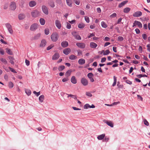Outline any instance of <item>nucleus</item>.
<instances>
[{
	"mask_svg": "<svg viewBox=\"0 0 150 150\" xmlns=\"http://www.w3.org/2000/svg\"><path fill=\"white\" fill-rule=\"evenodd\" d=\"M59 35L56 32L53 33L51 36V38L52 41L54 42H56L58 39Z\"/></svg>",
	"mask_w": 150,
	"mask_h": 150,
	"instance_id": "1",
	"label": "nucleus"
},
{
	"mask_svg": "<svg viewBox=\"0 0 150 150\" xmlns=\"http://www.w3.org/2000/svg\"><path fill=\"white\" fill-rule=\"evenodd\" d=\"M41 12L37 10H35L32 11L31 15L32 17L36 18L40 15Z\"/></svg>",
	"mask_w": 150,
	"mask_h": 150,
	"instance_id": "2",
	"label": "nucleus"
},
{
	"mask_svg": "<svg viewBox=\"0 0 150 150\" xmlns=\"http://www.w3.org/2000/svg\"><path fill=\"white\" fill-rule=\"evenodd\" d=\"M5 25L9 33L11 34H12L13 31L11 25L9 23H6Z\"/></svg>",
	"mask_w": 150,
	"mask_h": 150,
	"instance_id": "3",
	"label": "nucleus"
},
{
	"mask_svg": "<svg viewBox=\"0 0 150 150\" xmlns=\"http://www.w3.org/2000/svg\"><path fill=\"white\" fill-rule=\"evenodd\" d=\"M42 9L43 12L46 15L48 14V10L47 7L45 5H42Z\"/></svg>",
	"mask_w": 150,
	"mask_h": 150,
	"instance_id": "4",
	"label": "nucleus"
},
{
	"mask_svg": "<svg viewBox=\"0 0 150 150\" xmlns=\"http://www.w3.org/2000/svg\"><path fill=\"white\" fill-rule=\"evenodd\" d=\"M38 24L36 23H35L31 25L30 29L31 31H34L38 28Z\"/></svg>",
	"mask_w": 150,
	"mask_h": 150,
	"instance_id": "5",
	"label": "nucleus"
},
{
	"mask_svg": "<svg viewBox=\"0 0 150 150\" xmlns=\"http://www.w3.org/2000/svg\"><path fill=\"white\" fill-rule=\"evenodd\" d=\"M81 83L84 86L88 85V80L84 78H82L81 79Z\"/></svg>",
	"mask_w": 150,
	"mask_h": 150,
	"instance_id": "6",
	"label": "nucleus"
},
{
	"mask_svg": "<svg viewBox=\"0 0 150 150\" xmlns=\"http://www.w3.org/2000/svg\"><path fill=\"white\" fill-rule=\"evenodd\" d=\"M76 45L79 48L81 49H84L86 47L85 44L83 42H77L76 43Z\"/></svg>",
	"mask_w": 150,
	"mask_h": 150,
	"instance_id": "7",
	"label": "nucleus"
},
{
	"mask_svg": "<svg viewBox=\"0 0 150 150\" xmlns=\"http://www.w3.org/2000/svg\"><path fill=\"white\" fill-rule=\"evenodd\" d=\"M136 25H137L139 28H142V23L140 22L137 21H134V23H133V27H134Z\"/></svg>",
	"mask_w": 150,
	"mask_h": 150,
	"instance_id": "8",
	"label": "nucleus"
},
{
	"mask_svg": "<svg viewBox=\"0 0 150 150\" xmlns=\"http://www.w3.org/2000/svg\"><path fill=\"white\" fill-rule=\"evenodd\" d=\"M142 15V12L140 11H137L134 13L133 16L134 17H140Z\"/></svg>",
	"mask_w": 150,
	"mask_h": 150,
	"instance_id": "9",
	"label": "nucleus"
},
{
	"mask_svg": "<svg viewBox=\"0 0 150 150\" xmlns=\"http://www.w3.org/2000/svg\"><path fill=\"white\" fill-rule=\"evenodd\" d=\"M10 8L12 10H14L16 8V5L15 2H11L10 6Z\"/></svg>",
	"mask_w": 150,
	"mask_h": 150,
	"instance_id": "10",
	"label": "nucleus"
},
{
	"mask_svg": "<svg viewBox=\"0 0 150 150\" xmlns=\"http://www.w3.org/2000/svg\"><path fill=\"white\" fill-rule=\"evenodd\" d=\"M37 3L34 1H31L29 2V5L30 7H32L35 6L36 5Z\"/></svg>",
	"mask_w": 150,
	"mask_h": 150,
	"instance_id": "11",
	"label": "nucleus"
},
{
	"mask_svg": "<svg viewBox=\"0 0 150 150\" xmlns=\"http://www.w3.org/2000/svg\"><path fill=\"white\" fill-rule=\"evenodd\" d=\"M103 122H104L106 123L107 125L110 126V127H113V125L111 121H106V120H103Z\"/></svg>",
	"mask_w": 150,
	"mask_h": 150,
	"instance_id": "12",
	"label": "nucleus"
},
{
	"mask_svg": "<svg viewBox=\"0 0 150 150\" xmlns=\"http://www.w3.org/2000/svg\"><path fill=\"white\" fill-rule=\"evenodd\" d=\"M59 57V54L57 53H56L52 56V59L54 60H55L58 59Z\"/></svg>",
	"mask_w": 150,
	"mask_h": 150,
	"instance_id": "13",
	"label": "nucleus"
},
{
	"mask_svg": "<svg viewBox=\"0 0 150 150\" xmlns=\"http://www.w3.org/2000/svg\"><path fill=\"white\" fill-rule=\"evenodd\" d=\"M70 49L68 48L65 49L63 51L64 53L67 55L68 54L70 53Z\"/></svg>",
	"mask_w": 150,
	"mask_h": 150,
	"instance_id": "14",
	"label": "nucleus"
},
{
	"mask_svg": "<svg viewBox=\"0 0 150 150\" xmlns=\"http://www.w3.org/2000/svg\"><path fill=\"white\" fill-rule=\"evenodd\" d=\"M55 23L56 27L59 29H60L61 28V24L60 21L58 20H56L55 21Z\"/></svg>",
	"mask_w": 150,
	"mask_h": 150,
	"instance_id": "15",
	"label": "nucleus"
},
{
	"mask_svg": "<svg viewBox=\"0 0 150 150\" xmlns=\"http://www.w3.org/2000/svg\"><path fill=\"white\" fill-rule=\"evenodd\" d=\"M98 45L96 43L93 42H91L90 43V47L92 48H95Z\"/></svg>",
	"mask_w": 150,
	"mask_h": 150,
	"instance_id": "16",
	"label": "nucleus"
},
{
	"mask_svg": "<svg viewBox=\"0 0 150 150\" xmlns=\"http://www.w3.org/2000/svg\"><path fill=\"white\" fill-rule=\"evenodd\" d=\"M71 82L74 84L77 83V80L75 76H72L71 79Z\"/></svg>",
	"mask_w": 150,
	"mask_h": 150,
	"instance_id": "17",
	"label": "nucleus"
},
{
	"mask_svg": "<svg viewBox=\"0 0 150 150\" xmlns=\"http://www.w3.org/2000/svg\"><path fill=\"white\" fill-rule=\"evenodd\" d=\"M48 4L52 8H54L55 6L54 2L52 0L49 1L48 2Z\"/></svg>",
	"mask_w": 150,
	"mask_h": 150,
	"instance_id": "18",
	"label": "nucleus"
},
{
	"mask_svg": "<svg viewBox=\"0 0 150 150\" xmlns=\"http://www.w3.org/2000/svg\"><path fill=\"white\" fill-rule=\"evenodd\" d=\"M78 63L80 65H83L85 63V60L83 58L80 59L78 60Z\"/></svg>",
	"mask_w": 150,
	"mask_h": 150,
	"instance_id": "19",
	"label": "nucleus"
},
{
	"mask_svg": "<svg viewBox=\"0 0 150 150\" xmlns=\"http://www.w3.org/2000/svg\"><path fill=\"white\" fill-rule=\"evenodd\" d=\"M40 36V33L35 35L32 38L33 40H37L38 39Z\"/></svg>",
	"mask_w": 150,
	"mask_h": 150,
	"instance_id": "20",
	"label": "nucleus"
},
{
	"mask_svg": "<svg viewBox=\"0 0 150 150\" xmlns=\"http://www.w3.org/2000/svg\"><path fill=\"white\" fill-rule=\"evenodd\" d=\"M46 44V42L45 40H42L41 41L40 45V46L42 47H44Z\"/></svg>",
	"mask_w": 150,
	"mask_h": 150,
	"instance_id": "21",
	"label": "nucleus"
},
{
	"mask_svg": "<svg viewBox=\"0 0 150 150\" xmlns=\"http://www.w3.org/2000/svg\"><path fill=\"white\" fill-rule=\"evenodd\" d=\"M61 45L64 47H66L68 45V43L66 41H63L61 43Z\"/></svg>",
	"mask_w": 150,
	"mask_h": 150,
	"instance_id": "22",
	"label": "nucleus"
},
{
	"mask_svg": "<svg viewBox=\"0 0 150 150\" xmlns=\"http://www.w3.org/2000/svg\"><path fill=\"white\" fill-rule=\"evenodd\" d=\"M18 18L19 20H22L25 18V15L24 14H20L18 15Z\"/></svg>",
	"mask_w": 150,
	"mask_h": 150,
	"instance_id": "23",
	"label": "nucleus"
},
{
	"mask_svg": "<svg viewBox=\"0 0 150 150\" xmlns=\"http://www.w3.org/2000/svg\"><path fill=\"white\" fill-rule=\"evenodd\" d=\"M105 136V134H103L101 135H98L97 138L99 140H101L104 139Z\"/></svg>",
	"mask_w": 150,
	"mask_h": 150,
	"instance_id": "24",
	"label": "nucleus"
},
{
	"mask_svg": "<svg viewBox=\"0 0 150 150\" xmlns=\"http://www.w3.org/2000/svg\"><path fill=\"white\" fill-rule=\"evenodd\" d=\"M8 59L10 60V62L12 64H14V62L13 60H14V58L11 56H9L8 57Z\"/></svg>",
	"mask_w": 150,
	"mask_h": 150,
	"instance_id": "25",
	"label": "nucleus"
},
{
	"mask_svg": "<svg viewBox=\"0 0 150 150\" xmlns=\"http://www.w3.org/2000/svg\"><path fill=\"white\" fill-rule=\"evenodd\" d=\"M128 2L127 1H123L120 3L118 6V7L119 8H121L124 6L126 4H127Z\"/></svg>",
	"mask_w": 150,
	"mask_h": 150,
	"instance_id": "26",
	"label": "nucleus"
},
{
	"mask_svg": "<svg viewBox=\"0 0 150 150\" xmlns=\"http://www.w3.org/2000/svg\"><path fill=\"white\" fill-rule=\"evenodd\" d=\"M67 5L69 7H71L72 6V1L71 0H66Z\"/></svg>",
	"mask_w": 150,
	"mask_h": 150,
	"instance_id": "27",
	"label": "nucleus"
},
{
	"mask_svg": "<svg viewBox=\"0 0 150 150\" xmlns=\"http://www.w3.org/2000/svg\"><path fill=\"white\" fill-rule=\"evenodd\" d=\"M59 86L54 85V86L52 88V90L55 92H57L59 90Z\"/></svg>",
	"mask_w": 150,
	"mask_h": 150,
	"instance_id": "28",
	"label": "nucleus"
},
{
	"mask_svg": "<svg viewBox=\"0 0 150 150\" xmlns=\"http://www.w3.org/2000/svg\"><path fill=\"white\" fill-rule=\"evenodd\" d=\"M45 96L43 95L40 96L39 98V101L41 102L42 103L43 102L44 100Z\"/></svg>",
	"mask_w": 150,
	"mask_h": 150,
	"instance_id": "29",
	"label": "nucleus"
},
{
	"mask_svg": "<svg viewBox=\"0 0 150 150\" xmlns=\"http://www.w3.org/2000/svg\"><path fill=\"white\" fill-rule=\"evenodd\" d=\"M78 26L79 28L82 29L84 27L85 25L83 23H81L79 24Z\"/></svg>",
	"mask_w": 150,
	"mask_h": 150,
	"instance_id": "30",
	"label": "nucleus"
},
{
	"mask_svg": "<svg viewBox=\"0 0 150 150\" xmlns=\"http://www.w3.org/2000/svg\"><path fill=\"white\" fill-rule=\"evenodd\" d=\"M131 8L129 7L125 8L123 10V12L124 13H127L129 12L130 11Z\"/></svg>",
	"mask_w": 150,
	"mask_h": 150,
	"instance_id": "31",
	"label": "nucleus"
},
{
	"mask_svg": "<svg viewBox=\"0 0 150 150\" xmlns=\"http://www.w3.org/2000/svg\"><path fill=\"white\" fill-rule=\"evenodd\" d=\"M0 60L4 64H6L7 63L6 59L3 58H1Z\"/></svg>",
	"mask_w": 150,
	"mask_h": 150,
	"instance_id": "32",
	"label": "nucleus"
},
{
	"mask_svg": "<svg viewBox=\"0 0 150 150\" xmlns=\"http://www.w3.org/2000/svg\"><path fill=\"white\" fill-rule=\"evenodd\" d=\"M72 71L71 70H69L65 73V75L67 77L69 76L71 73Z\"/></svg>",
	"mask_w": 150,
	"mask_h": 150,
	"instance_id": "33",
	"label": "nucleus"
},
{
	"mask_svg": "<svg viewBox=\"0 0 150 150\" xmlns=\"http://www.w3.org/2000/svg\"><path fill=\"white\" fill-rule=\"evenodd\" d=\"M77 58V57L74 55H71L69 57V59L71 60H74Z\"/></svg>",
	"mask_w": 150,
	"mask_h": 150,
	"instance_id": "34",
	"label": "nucleus"
},
{
	"mask_svg": "<svg viewBox=\"0 0 150 150\" xmlns=\"http://www.w3.org/2000/svg\"><path fill=\"white\" fill-rule=\"evenodd\" d=\"M103 52V54L104 55H108L110 53L109 50H105V51H104L103 50L102 51V52L101 53H102Z\"/></svg>",
	"mask_w": 150,
	"mask_h": 150,
	"instance_id": "35",
	"label": "nucleus"
},
{
	"mask_svg": "<svg viewBox=\"0 0 150 150\" xmlns=\"http://www.w3.org/2000/svg\"><path fill=\"white\" fill-rule=\"evenodd\" d=\"M25 91L26 94L28 96L30 95L31 93V91L28 89H25Z\"/></svg>",
	"mask_w": 150,
	"mask_h": 150,
	"instance_id": "36",
	"label": "nucleus"
},
{
	"mask_svg": "<svg viewBox=\"0 0 150 150\" xmlns=\"http://www.w3.org/2000/svg\"><path fill=\"white\" fill-rule=\"evenodd\" d=\"M40 24L42 25H43L45 24V21L43 18H40Z\"/></svg>",
	"mask_w": 150,
	"mask_h": 150,
	"instance_id": "37",
	"label": "nucleus"
},
{
	"mask_svg": "<svg viewBox=\"0 0 150 150\" xmlns=\"http://www.w3.org/2000/svg\"><path fill=\"white\" fill-rule=\"evenodd\" d=\"M113 79L114 82L112 84L113 86H115L116 84L117 83V77H116L115 76H113Z\"/></svg>",
	"mask_w": 150,
	"mask_h": 150,
	"instance_id": "38",
	"label": "nucleus"
},
{
	"mask_svg": "<svg viewBox=\"0 0 150 150\" xmlns=\"http://www.w3.org/2000/svg\"><path fill=\"white\" fill-rule=\"evenodd\" d=\"M66 94L68 95V98H69V97H70L71 98H74V99H77V97L76 96L73 95L71 94H68L67 93H66Z\"/></svg>",
	"mask_w": 150,
	"mask_h": 150,
	"instance_id": "39",
	"label": "nucleus"
},
{
	"mask_svg": "<svg viewBox=\"0 0 150 150\" xmlns=\"http://www.w3.org/2000/svg\"><path fill=\"white\" fill-rule=\"evenodd\" d=\"M6 52L8 54L12 55V52L10 49L6 48Z\"/></svg>",
	"mask_w": 150,
	"mask_h": 150,
	"instance_id": "40",
	"label": "nucleus"
},
{
	"mask_svg": "<svg viewBox=\"0 0 150 150\" xmlns=\"http://www.w3.org/2000/svg\"><path fill=\"white\" fill-rule=\"evenodd\" d=\"M65 66L63 65L60 66L58 67V70L59 71H62L65 68Z\"/></svg>",
	"mask_w": 150,
	"mask_h": 150,
	"instance_id": "41",
	"label": "nucleus"
},
{
	"mask_svg": "<svg viewBox=\"0 0 150 150\" xmlns=\"http://www.w3.org/2000/svg\"><path fill=\"white\" fill-rule=\"evenodd\" d=\"M101 25L102 26L103 28H105L107 27V24L104 21H102L101 22Z\"/></svg>",
	"mask_w": 150,
	"mask_h": 150,
	"instance_id": "42",
	"label": "nucleus"
},
{
	"mask_svg": "<svg viewBox=\"0 0 150 150\" xmlns=\"http://www.w3.org/2000/svg\"><path fill=\"white\" fill-rule=\"evenodd\" d=\"M88 108H90V105L88 104H86L83 106V108L84 109H87Z\"/></svg>",
	"mask_w": 150,
	"mask_h": 150,
	"instance_id": "43",
	"label": "nucleus"
},
{
	"mask_svg": "<svg viewBox=\"0 0 150 150\" xmlns=\"http://www.w3.org/2000/svg\"><path fill=\"white\" fill-rule=\"evenodd\" d=\"M124 40V38L122 36H119L117 38V40L119 42L122 41Z\"/></svg>",
	"mask_w": 150,
	"mask_h": 150,
	"instance_id": "44",
	"label": "nucleus"
},
{
	"mask_svg": "<svg viewBox=\"0 0 150 150\" xmlns=\"http://www.w3.org/2000/svg\"><path fill=\"white\" fill-rule=\"evenodd\" d=\"M93 76V74L91 73H89L87 74V76L89 78H91Z\"/></svg>",
	"mask_w": 150,
	"mask_h": 150,
	"instance_id": "45",
	"label": "nucleus"
},
{
	"mask_svg": "<svg viewBox=\"0 0 150 150\" xmlns=\"http://www.w3.org/2000/svg\"><path fill=\"white\" fill-rule=\"evenodd\" d=\"M142 36L143 38V39L144 40H146L147 38V36L146 35V34H143L142 35Z\"/></svg>",
	"mask_w": 150,
	"mask_h": 150,
	"instance_id": "46",
	"label": "nucleus"
},
{
	"mask_svg": "<svg viewBox=\"0 0 150 150\" xmlns=\"http://www.w3.org/2000/svg\"><path fill=\"white\" fill-rule=\"evenodd\" d=\"M117 86H118V88H122L123 87V85H122L120 84V83L119 82H117Z\"/></svg>",
	"mask_w": 150,
	"mask_h": 150,
	"instance_id": "47",
	"label": "nucleus"
},
{
	"mask_svg": "<svg viewBox=\"0 0 150 150\" xmlns=\"http://www.w3.org/2000/svg\"><path fill=\"white\" fill-rule=\"evenodd\" d=\"M13 86V84L11 82H10L9 83L8 87L10 88H12Z\"/></svg>",
	"mask_w": 150,
	"mask_h": 150,
	"instance_id": "48",
	"label": "nucleus"
},
{
	"mask_svg": "<svg viewBox=\"0 0 150 150\" xmlns=\"http://www.w3.org/2000/svg\"><path fill=\"white\" fill-rule=\"evenodd\" d=\"M45 34L46 35H48L49 34L50 32L48 29H45Z\"/></svg>",
	"mask_w": 150,
	"mask_h": 150,
	"instance_id": "49",
	"label": "nucleus"
},
{
	"mask_svg": "<svg viewBox=\"0 0 150 150\" xmlns=\"http://www.w3.org/2000/svg\"><path fill=\"white\" fill-rule=\"evenodd\" d=\"M33 93L35 94L37 96H38L40 94V91L37 92L35 91H34L33 92Z\"/></svg>",
	"mask_w": 150,
	"mask_h": 150,
	"instance_id": "50",
	"label": "nucleus"
},
{
	"mask_svg": "<svg viewBox=\"0 0 150 150\" xmlns=\"http://www.w3.org/2000/svg\"><path fill=\"white\" fill-rule=\"evenodd\" d=\"M85 20L86 21L87 23H89V22L90 20H89V18H88V17L87 16H85Z\"/></svg>",
	"mask_w": 150,
	"mask_h": 150,
	"instance_id": "51",
	"label": "nucleus"
},
{
	"mask_svg": "<svg viewBox=\"0 0 150 150\" xmlns=\"http://www.w3.org/2000/svg\"><path fill=\"white\" fill-rule=\"evenodd\" d=\"M75 38L78 40H81V37L78 34L76 36H75Z\"/></svg>",
	"mask_w": 150,
	"mask_h": 150,
	"instance_id": "52",
	"label": "nucleus"
},
{
	"mask_svg": "<svg viewBox=\"0 0 150 150\" xmlns=\"http://www.w3.org/2000/svg\"><path fill=\"white\" fill-rule=\"evenodd\" d=\"M117 16V14L115 13H114L110 16V17L111 18H113Z\"/></svg>",
	"mask_w": 150,
	"mask_h": 150,
	"instance_id": "53",
	"label": "nucleus"
},
{
	"mask_svg": "<svg viewBox=\"0 0 150 150\" xmlns=\"http://www.w3.org/2000/svg\"><path fill=\"white\" fill-rule=\"evenodd\" d=\"M69 80V78L68 77H66L62 79V81L63 82H65L68 81Z\"/></svg>",
	"mask_w": 150,
	"mask_h": 150,
	"instance_id": "54",
	"label": "nucleus"
},
{
	"mask_svg": "<svg viewBox=\"0 0 150 150\" xmlns=\"http://www.w3.org/2000/svg\"><path fill=\"white\" fill-rule=\"evenodd\" d=\"M144 122L145 125L146 126H148L149 125V123L146 120L144 119Z\"/></svg>",
	"mask_w": 150,
	"mask_h": 150,
	"instance_id": "55",
	"label": "nucleus"
},
{
	"mask_svg": "<svg viewBox=\"0 0 150 150\" xmlns=\"http://www.w3.org/2000/svg\"><path fill=\"white\" fill-rule=\"evenodd\" d=\"M78 55L80 56L82 54V52L80 50H77Z\"/></svg>",
	"mask_w": 150,
	"mask_h": 150,
	"instance_id": "56",
	"label": "nucleus"
},
{
	"mask_svg": "<svg viewBox=\"0 0 150 150\" xmlns=\"http://www.w3.org/2000/svg\"><path fill=\"white\" fill-rule=\"evenodd\" d=\"M86 95L87 96H88L89 97H91L92 96V94L90 93L89 92H86Z\"/></svg>",
	"mask_w": 150,
	"mask_h": 150,
	"instance_id": "57",
	"label": "nucleus"
},
{
	"mask_svg": "<svg viewBox=\"0 0 150 150\" xmlns=\"http://www.w3.org/2000/svg\"><path fill=\"white\" fill-rule=\"evenodd\" d=\"M9 68L10 69V70L11 72H12L13 73H17L16 72V71L13 69L12 68H11L10 67H9Z\"/></svg>",
	"mask_w": 150,
	"mask_h": 150,
	"instance_id": "58",
	"label": "nucleus"
},
{
	"mask_svg": "<svg viewBox=\"0 0 150 150\" xmlns=\"http://www.w3.org/2000/svg\"><path fill=\"white\" fill-rule=\"evenodd\" d=\"M67 28L68 29H70L71 28V25L69 23H67Z\"/></svg>",
	"mask_w": 150,
	"mask_h": 150,
	"instance_id": "59",
	"label": "nucleus"
},
{
	"mask_svg": "<svg viewBox=\"0 0 150 150\" xmlns=\"http://www.w3.org/2000/svg\"><path fill=\"white\" fill-rule=\"evenodd\" d=\"M135 31L137 34H139L140 33V30L138 28H136L135 29Z\"/></svg>",
	"mask_w": 150,
	"mask_h": 150,
	"instance_id": "60",
	"label": "nucleus"
},
{
	"mask_svg": "<svg viewBox=\"0 0 150 150\" xmlns=\"http://www.w3.org/2000/svg\"><path fill=\"white\" fill-rule=\"evenodd\" d=\"M4 52L3 50L1 48H0V54L2 55H4Z\"/></svg>",
	"mask_w": 150,
	"mask_h": 150,
	"instance_id": "61",
	"label": "nucleus"
},
{
	"mask_svg": "<svg viewBox=\"0 0 150 150\" xmlns=\"http://www.w3.org/2000/svg\"><path fill=\"white\" fill-rule=\"evenodd\" d=\"M71 34L74 37H75V36H76L77 35V33L76 31H73L71 33Z\"/></svg>",
	"mask_w": 150,
	"mask_h": 150,
	"instance_id": "62",
	"label": "nucleus"
},
{
	"mask_svg": "<svg viewBox=\"0 0 150 150\" xmlns=\"http://www.w3.org/2000/svg\"><path fill=\"white\" fill-rule=\"evenodd\" d=\"M71 34L74 37H75V36H76L77 35V33L76 31H73L71 33Z\"/></svg>",
	"mask_w": 150,
	"mask_h": 150,
	"instance_id": "63",
	"label": "nucleus"
},
{
	"mask_svg": "<svg viewBox=\"0 0 150 150\" xmlns=\"http://www.w3.org/2000/svg\"><path fill=\"white\" fill-rule=\"evenodd\" d=\"M147 47V50L149 51L150 52V44H148L146 46Z\"/></svg>",
	"mask_w": 150,
	"mask_h": 150,
	"instance_id": "64",
	"label": "nucleus"
}]
</instances>
